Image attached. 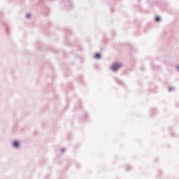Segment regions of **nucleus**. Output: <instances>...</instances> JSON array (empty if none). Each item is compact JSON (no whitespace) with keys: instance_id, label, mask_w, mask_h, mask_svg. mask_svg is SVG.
Instances as JSON below:
<instances>
[{"instance_id":"1","label":"nucleus","mask_w":179,"mask_h":179,"mask_svg":"<svg viewBox=\"0 0 179 179\" xmlns=\"http://www.w3.org/2000/svg\"><path fill=\"white\" fill-rule=\"evenodd\" d=\"M121 68V64L120 63H114L112 66H111V69L112 71H113L114 72H116V71L119 69Z\"/></svg>"},{"instance_id":"2","label":"nucleus","mask_w":179,"mask_h":179,"mask_svg":"<svg viewBox=\"0 0 179 179\" xmlns=\"http://www.w3.org/2000/svg\"><path fill=\"white\" fill-rule=\"evenodd\" d=\"M13 145L15 148H19V142L17 141H14Z\"/></svg>"},{"instance_id":"3","label":"nucleus","mask_w":179,"mask_h":179,"mask_svg":"<svg viewBox=\"0 0 179 179\" xmlns=\"http://www.w3.org/2000/svg\"><path fill=\"white\" fill-rule=\"evenodd\" d=\"M100 57H101L100 54L96 53V54L94 55V58L99 59V58H100Z\"/></svg>"},{"instance_id":"4","label":"nucleus","mask_w":179,"mask_h":179,"mask_svg":"<svg viewBox=\"0 0 179 179\" xmlns=\"http://www.w3.org/2000/svg\"><path fill=\"white\" fill-rule=\"evenodd\" d=\"M155 22H160V17H155Z\"/></svg>"},{"instance_id":"5","label":"nucleus","mask_w":179,"mask_h":179,"mask_svg":"<svg viewBox=\"0 0 179 179\" xmlns=\"http://www.w3.org/2000/svg\"><path fill=\"white\" fill-rule=\"evenodd\" d=\"M27 17H30V15H27Z\"/></svg>"},{"instance_id":"6","label":"nucleus","mask_w":179,"mask_h":179,"mask_svg":"<svg viewBox=\"0 0 179 179\" xmlns=\"http://www.w3.org/2000/svg\"><path fill=\"white\" fill-rule=\"evenodd\" d=\"M178 69H179V68H178Z\"/></svg>"}]
</instances>
